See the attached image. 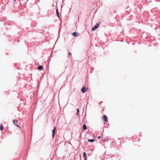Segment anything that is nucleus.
Segmentation results:
<instances>
[{
	"label": "nucleus",
	"mask_w": 160,
	"mask_h": 160,
	"mask_svg": "<svg viewBox=\"0 0 160 160\" xmlns=\"http://www.w3.org/2000/svg\"><path fill=\"white\" fill-rule=\"evenodd\" d=\"M99 25V23H97V24L96 25L94 26H93V27L92 28V31L96 30L98 28Z\"/></svg>",
	"instance_id": "obj_1"
},
{
	"label": "nucleus",
	"mask_w": 160,
	"mask_h": 160,
	"mask_svg": "<svg viewBox=\"0 0 160 160\" xmlns=\"http://www.w3.org/2000/svg\"><path fill=\"white\" fill-rule=\"evenodd\" d=\"M102 118L104 121V122H108V118L106 116L104 115L102 117Z\"/></svg>",
	"instance_id": "obj_2"
},
{
	"label": "nucleus",
	"mask_w": 160,
	"mask_h": 160,
	"mask_svg": "<svg viewBox=\"0 0 160 160\" xmlns=\"http://www.w3.org/2000/svg\"><path fill=\"white\" fill-rule=\"evenodd\" d=\"M56 127H55L52 130V137L53 138L55 136V130H56Z\"/></svg>",
	"instance_id": "obj_3"
},
{
	"label": "nucleus",
	"mask_w": 160,
	"mask_h": 160,
	"mask_svg": "<svg viewBox=\"0 0 160 160\" xmlns=\"http://www.w3.org/2000/svg\"><path fill=\"white\" fill-rule=\"evenodd\" d=\"M13 122L14 124L16 126L18 127H19V126L18 125L17 123L18 122V121L17 120H14L13 121Z\"/></svg>",
	"instance_id": "obj_4"
},
{
	"label": "nucleus",
	"mask_w": 160,
	"mask_h": 160,
	"mask_svg": "<svg viewBox=\"0 0 160 160\" xmlns=\"http://www.w3.org/2000/svg\"><path fill=\"white\" fill-rule=\"evenodd\" d=\"M72 34L74 37H78L79 35V34L76 32H74L73 33H72Z\"/></svg>",
	"instance_id": "obj_5"
},
{
	"label": "nucleus",
	"mask_w": 160,
	"mask_h": 160,
	"mask_svg": "<svg viewBox=\"0 0 160 160\" xmlns=\"http://www.w3.org/2000/svg\"><path fill=\"white\" fill-rule=\"evenodd\" d=\"M87 89L84 87H82V88L81 89V91H82V92L83 93L86 92L87 91Z\"/></svg>",
	"instance_id": "obj_6"
},
{
	"label": "nucleus",
	"mask_w": 160,
	"mask_h": 160,
	"mask_svg": "<svg viewBox=\"0 0 160 160\" xmlns=\"http://www.w3.org/2000/svg\"><path fill=\"white\" fill-rule=\"evenodd\" d=\"M83 156L84 157V160H86L87 158V157H86V153L85 152H84L83 153Z\"/></svg>",
	"instance_id": "obj_7"
},
{
	"label": "nucleus",
	"mask_w": 160,
	"mask_h": 160,
	"mask_svg": "<svg viewBox=\"0 0 160 160\" xmlns=\"http://www.w3.org/2000/svg\"><path fill=\"white\" fill-rule=\"evenodd\" d=\"M38 69L40 70H42L43 69V67L42 66H39L38 67Z\"/></svg>",
	"instance_id": "obj_8"
},
{
	"label": "nucleus",
	"mask_w": 160,
	"mask_h": 160,
	"mask_svg": "<svg viewBox=\"0 0 160 160\" xmlns=\"http://www.w3.org/2000/svg\"><path fill=\"white\" fill-rule=\"evenodd\" d=\"M86 128H87V127H86V126L85 125V124H84L83 125V129L84 130H86Z\"/></svg>",
	"instance_id": "obj_9"
},
{
	"label": "nucleus",
	"mask_w": 160,
	"mask_h": 160,
	"mask_svg": "<svg viewBox=\"0 0 160 160\" xmlns=\"http://www.w3.org/2000/svg\"><path fill=\"white\" fill-rule=\"evenodd\" d=\"M3 127L2 124H0V129L2 131L3 130Z\"/></svg>",
	"instance_id": "obj_10"
},
{
	"label": "nucleus",
	"mask_w": 160,
	"mask_h": 160,
	"mask_svg": "<svg viewBox=\"0 0 160 160\" xmlns=\"http://www.w3.org/2000/svg\"><path fill=\"white\" fill-rule=\"evenodd\" d=\"M88 141H89L90 142H93L94 141V139H88Z\"/></svg>",
	"instance_id": "obj_11"
},
{
	"label": "nucleus",
	"mask_w": 160,
	"mask_h": 160,
	"mask_svg": "<svg viewBox=\"0 0 160 160\" xmlns=\"http://www.w3.org/2000/svg\"><path fill=\"white\" fill-rule=\"evenodd\" d=\"M56 12H57V16L58 17H59V13L58 10H56Z\"/></svg>",
	"instance_id": "obj_12"
},
{
	"label": "nucleus",
	"mask_w": 160,
	"mask_h": 160,
	"mask_svg": "<svg viewBox=\"0 0 160 160\" xmlns=\"http://www.w3.org/2000/svg\"><path fill=\"white\" fill-rule=\"evenodd\" d=\"M77 115H78V113H79V109H77Z\"/></svg>",
	"instance_id": "obj_13"
},
{
	"label": "nucleus",
	"mask_w": 160,
	"mask_h": 160,
	"mask_svg": "<svg viewBox=\"0 0 160 160\" xmlns=\"http://www.w3.org/2000/svg\"><path fill=\"white\" fill-rule=\"evenodd\" d=\"M100 138H101V137L100 136H98V138L99 139Z\"/></svg>",
	"instance_id": "obj_14"
},
{
	"label": "nucleus",
	"mask_w": 160,
	"mask_h": 160,
	"mask_svg": "<svg viewBox=\"0 0 160 160\" xmlns=\"http://www.w3.org/2000/svg\"><path fill=\"white\" fill-rule=\"evenodd\" d=\"M68 54H69V55H71V53H70V52H69V53H68Z\"/></svg>",
	"instance_id": "obj_15"
}]
</instances>
